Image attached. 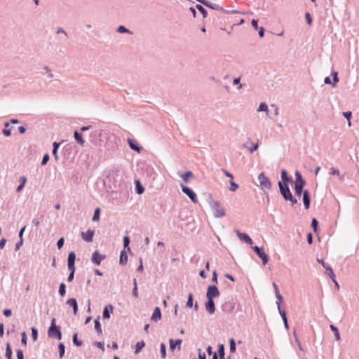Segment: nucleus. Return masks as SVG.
Wrapping results in <instances>:
<instances>
[{
  "label": "nucleus",
  "mask_w": 359,
  "mask_h": 359,
  "mask_svg": "<svg viewBox=\"0 0 359 359\" xmlns=\"http://www.w3.org/2000/svg\"><path fill=\"white\" fill-rule=\"evenodd\" d=\"M209 205L215 218H221L226 215V211L219 201L211 198L209 201Z\"/></svg>",
  "instance_id": "obj_1"
},
{
  "label": "nucleus",
  "mask_w": 359,
  "mask_h": 359,
  "mask_svg": "<svg viewBox=\"0 0 359 359\" xmlns=\"http://www.w3.org/2000/svg\"><path fill=\"white\" fill-rule=\"evenodd\" d=\"M280 193L283 198L290 201L292 205L297 204V200L292 196L287 184H278Z\"/></svg>",
  "instance_id": "obj_2"
},
{
  "label": "nucleus",
  "mask_w": 359,
  "mask_h": 359,
  "mask_svg": "<svg viewBox=\"0 0 359 359\" xmlns=\"http://www.w3.org/2000/svg\"><path fill=\"white\" fill-rule=\"evenodd\" d=\"M258 181L260 184V188L262 190H269L271 187V182L270 180L264 175V172H261L258 176Z\"/></svg>",
  "instance_id": "obj_3"
},
{
  "label": "nucleus",
  "mask_w": 359,
  "mask_h": 359,
  "mask_svg": "<svg viewBox=\"0 0 359 359\" xmlns=\"http://www.w3.org/2000/svg\"><path fill=\"white\" fill-rule=\"evenodd\" d=\"M48 336L50 338L60 340L62 339V333L60 327L57 326H50L48 330Z\"/></svg>",
  "instance_id": "obj_4"
},
{
  "label": "nucleus",
  "mask_w": 359,
  "mask_h": 359,
  "mask_svg": "<svg viewBox=\"0 0 359 359\" xmlns=\"http://www.w3.org/2000/svg\"><path fill=\"white\" fill-rule=\"evenodd\" d=\"M180 187L182 188V192L185 194L193 203H196L197 202V197L194 191L191 189L184 186L183 184H180Z\"/></svg>",
  "instance_id": "obj_5"
},
{
  "label": "nucleus",
  "mask_w": 359,
  "mask_h": 359,
  "mask_svg": "<svg viewBox=\"0 0 359 359\" xmlns=\"http://www.w3.org/2000/svg\"><path fill=\"white\" fill-rule=\"evenodd\" d=\"M219 296V292L216 285H209L206 292V298L214 299Z\"/></svg>",
  "instance_id": "obj_6"
},
{
  "label": "nucleus",
  "mask_w": 359,
  "mask_h": 359,
  "mask_svg": "<svg viewBox=\"0 0 359 359\" xmlns=\"http://www.w3.org/2000/svg\"><path fill=\"white\" fill-rule=\"evenodd\" d=\"M208 5H206L205 6L211 8V9H213V10H217V11H219L222 13H238V11L236 10H232V11H227V10H225L224 8H223L222 6H220L219 5L217 4H213L212 2H210V1H208Z\"/></svg>",
  "instance_id": "obj_7"
},
{
  "label": "nucleus",
  "mask_w": 359,
  "mask_h": 359,
  "mask_svg": "<svg viewBox=\"0 0 359 359\" xmlns=\"http://www.w3.org/2000/svg\"><path fill=\"white\" fill-rule=\"evenodd\" d=\"M105 258L106 255L100 254L98 251H95L92 255L91 261L94 264L100 265Z\"/></svg>",
  "instance_id": "obj_8"
},
{
  "label": "nucleus",
  "mask_w": 359,
  "mask_h": 359,
  "mask_svg": "<svg viewBox=\"0 0 359 359\" xmlns=\"http://www.w3.org/2000/svg\"><path fill=\"white\" fill-rule=\"evenodd\" d=\"M317 261L318 263L321 264V265L325 268V270L327 271V274L330 278L334 280L335 275L331 266L328 264L325 263L322 259H318Z\"/></svg>",
  "instance_id": "obj_9"
},
{
  "label": "nucleus",
  "mask_w": 359,
  "mask_h": 359,
  "mask_svg": "<svg viewBox=\"0 0 359 359\" xmlns=\"http://www.w3.org/2000/svg\"><path fill=\"white\" fill-rule=\"evenodd\" d=\"M235 233H236L237 236L241 241H243L249 245L252 244V239L247 233H242V232L239 231L238 230H236Z\"/></svg>",
  "instance_id": "obj_10"
},
{
  "label": "nucleus",
  "mask_w": 359,
  "mask_h": 359,
  "mask_svg": "<svg viewBox=\"0 0 359 359\" xmlns=\"http://www.w3.org/2000/svg\"><path fill=\"white\" fill-rule=\"evenodd\" d=\"M207 302H205V306L207 312L212 315L215 312V306L213 299L207 298Z\"/></svg>",
  "instance_id": "obj_11"
},
{
  "label": "nucleus",
  "mask_w": 359,
  "mask_h": 359,
  "mask_svg": "<svg viewBox=\"0 0 359 359\" xmlns=\"http://www.w3.org/2000/svg\"><path fill=\"white\" fill-rule=\"evenodd\" d=\"M94 233L95 232L93 230L88 229L86 231L81 233V238L86 242H91L93 241Z\"/></svg>",
  "instance_id": "obj_12"
},
{
  "label": "nucleus",
  "mask_w": 359,
  "mask_h": 359,
  "mask_svg": "<svg viewBox=\"0 0 359 359\" xmlns=\"http://www.w3.org/2000/svg\"><path fill=\"white\" fill-rule=\"evenodd\" d=\"M75 260H76V254L74 252H70L68 255L67 259V266L68 269H75Z\"/></svg>",
  "instance_id": "obj_13"
},
{
  "label": "nucleus",
  "mask_w": 359,
  "mask_h": 359,
  "mask_svg": "<svg viewBox=\"0 0 359 359\" xmlns=\"http://www.w3.org/2000/svg\"><path fill=\"white\" fill-rule=\"evenodd\" d=\"M280 177L281 181H279L278 184H287L288 182H291L292 180V177L287 175V171L285 169L281 170Z\"/></svg>",
  "instance_id": "obj_14"
},
{
  "label": "nucleus",
  "mask_w": 359,
  "mask_h": 359,
  "mask_svg": "<svg viewBox=\"0 0 359 359\" xmlns=\"http://www.w3.org/2000/svg\"><path fill=\"white\" fill-rule=\"evenodd\" d=\"M245 147L248 148L249 151L252 154L254 151H255L259 147L258 143L253 144L250 139H249L244 144Z\"/></svg>",
  "instance_id": "obj_15"
},
{
  "label": "nucleus",
  "mask_w": 359,
  "mask_h": 359,
  "mask_svg": "<svg viewBox=\"0 0 359 359\" xmlns=\"http://www.w3.org/2000/svg\"><path fill=\"white\" fill-rule=\"evenodd\" d=\"M302 199L305 208L306 210L309 209L310 206V196L309 192L307 189L304 190Z\"/></svg>",
  "instance_id": "obj_16"
},
{
  "label": "nucleus",
  "mask_w": 359,
  "mask_h": 359,
  "mask_svg": "<svg viewBox=\"0 0 359 359\" xmlns=\"http://www.w3.org/2000/svg\"><path fill=\"white\" fill-rule=\"evenodd\" d=\"M161 318V312L159 307H156L151 315V320L155 322L160 320Z\"/></svg>",
  "instance_id": "obj_17"
},
{
  "label": "nucleus",
  "mask_w": 359,
  "mask_h": 359,
  "mask_svg": "<svg viewBox=\"0 0 359 359\" xmlns=\"http://www.w3.org/2000/svg\"><path fill=\"white\" fill-rule=\"evenodd\" d=\"M294 184L301 185L302 187H304L306 184V181L303 179L301 173L298 170L295 172Z\"/></svg>",
  "instance_id": "obj_18"
},
{
  "label": "nucleus",
  "mask_w": 359,
  "mask_h": 359,
  "mask_svg": "<svg viewBox=\"0 0 359 359\" xmlns=\"http://www.w3.org/2000/svg\"><path fill=\"white\" fill-rule=\"evenodd\" d=\"M276 304L278 305V312L284 322V326L286 329H288L289 326H288L287 320V317H286V313L284 310L281 309L280 306H279V302H276Z\"/></svg>",
  "instance_id": "obj_19"
},
{
  "label": "nucleus",
  "mask_w": 359,
  "mask_h": 359,
  "mask_svg": "<svg viewBox=\"0 0 359 359\" xmlns=\"http://www.w3.org/2000/svg\"><path fill=\"white\" fill-rule=\"evenodd\" d=\"M67 304L69 306L72 307L73 311H74V313L76 314L77 311H78V304H77V302H76V299L75 298H70V299H69L67 301Z\"/></svg>",
  "instance_id": "obj_20"
},
{
  "label": "nucleus",
  "mask_w": 359,
  "mask_h": 359,
  "mask_svg": "<svg viewBox=\"0 0 359 359\" xmlns=\"http://www.w3.org/2000/svg\"><path fill=\"white\" fill-rule=\"evenodd\" d=\"M127 142L131 149L140 153L142 150V147L135 143L132 139L128 138Z\"/></svg>",
  "instance_id": "obj_21"
},
{
  "label": "nucleus",
  "mask_w": 359,
  "mask_h": 359,
  "mask_svg": "<svg viewBox=\"0 0 359 359\" xmlns=\"http://www.w3.org/2000/svg\"><path fill=\"white\" fill-rule=\"evenodd\" d=\"M114 306L111 304L107 305L103 310V318H110V312L113 311Z\"/></svg>",
  "instance_id": "obj_22"
},
{
  "label": "nucleus",
  "mask_w": 359,
  "mask_h": 359,
  "mask_svg": "<svg viewBox=\"0 0 359 359\" xmlns=\"http://www.w3.org/2000/svg\"><path fill=\"white\" fill-rule=\"evenodd\" d=\"M74 137L76 142L80 144L81 146H83L85 141L83 140L82 135L77 130H75L74 133Z\"/></svg>",
  "instance_id": "obj_23"
},
{
  "label": "nucleus",
  "mask_w": 359,
  "mask_h": 359,
  "mask_svg": "<svg viewBox=\"0 0 359 359\" xmlns=\"http://www.w3.org/2000/svg\"><path fill=\"white\" fill-rule=\"evenodd\" d=\"M182 342V340L180 339H170L169 340V343H170V348L172 350V351H174L175 347L177 346H180Z\"/></svg>",
  "instance_id": "obj_24"
},
{
  "label": "nucleus",
  "mask_w": 359,
  "mask_h": 359,
  "mask_svg": "<svg viewBox=\"0 0 359 359\" xmlns=\"http://www.w3.org/2000/svg\"><path fill=\"white\" fill-rule=\"evenodd\" d=\"M127 262H128V255L126 254V252L123 250L121 252L119 263L121 265H125V264H126Z\"/></svg>",
  "instance_id": "obj_25"
},
{
  "label": "nucleus",
  "mask_w": 359,
  "mask_h": 359,
  "mask_svg": "<svg viewBox=\"0 0 359 359\" xmlns=\"http://www.w3.org/2000/svg\"><path fill=\"white\" fill-rule=\"evenodd\" d=\"M258 257L262 259L263 264H266L269 262V256L264 252V249L258 254Z\"/></svg>",
  "instance_id": "obj_26"
},
{
  "label": "nucleus",
  "mask_w": 359,
  "mask_h": 359,
  "mask_svg": "<svg viewBox=\"0 0 359 359\" xmlns=\"http://www.w3.org/2000/svg\"><path fill=\"white\" fill-rule=\"evenodd\" d=\"M26 182H27L26 177H25V176L20 177V184L18 185V187H17V189H16L17 192H20L23 189V188H24V187L25 185Z\"/></svg>",
  "instance_id": "obj_27"
},
{
  "label": "nucleus",
  "mask_w": 359,
  "mask_h": 359,
  "mask_svg": "<svg viewBox=\"0 0 359 359\" xmlns=\"http://www.w3.org/2000/svg\"><path fill=\"white\" fill-rule=\"evenodd\" d=\"M180 176L187 183L189 181V178L193 177V173L191 171H187L184 173L180 174Z\"/></svg>",
  "instance_id": "obj_28"
},
{
  "label": "nucleus",
  "mask_w": 359,
  "mask_h": 359,
  "mask_svg": "<svg viewBox=\"0 0 359 359\" xmlns=\"http://www.w3.org/2000/svg\"><path fill=\"white\" fill-rule=\"evenodd\" d=\"M94 323H95V330L96 332L98 334H101L102 333V330L101 325H100V316H98L95 320Z\"/></svg>",
  "instance_id": "obj_29"
},
{
  "label": "nucleus",
  "mask_w": 359,
  "mask_h": 359,
  "mask_svg": "<svg viewBox=\"0 0 359 359\" xmlns=\"http://www.w3.org/2000/svg\"><path fill=\"white\" fill-rule=\"evenodd\" d=\"M303 187L301 185H297L294 184V196H297L298 198L301 197L302 194H303Z\"/></svg>",
  "instance_id": "obj_30"
},
{
  "label": "nucleus",
  "mask_w": 359,
  "mask_h": 359,
  "mask_svg": "<svg viewBox=\"0 0 359 359\" xmlns=\"http://www.w3.org/2000/svg\"><path fill=\"white\" fill-rule=\"evenodd\" d=\"M218 355L219 359H225L224 346L222 344L218 346Z\"/></svg>",
  "instance_id": "obj_31"
},
{
  "label": "nucleus",
  "mask_w": 359,
  "mask_h": 359,
  "mask_svg": "<svg viewBox=\"0 0 359 359\" xmlns=\"http://www.w3.org/2000/svg\"><path fill=\"white\" fill-rule=\"evenodd\" d=\"M135 190L138 194H142L144 191V188L142 186L139 180L135 182Z\"/></svg>",
  "instance_id": "obj_32"
},
{
  "label": "nucleus",
  "mask_w": 359,
  "mask_h": 359,
  "mask_svg": "<svg viewBox=\"0 0 359 359\" xmlns=\"http://www.w3.org/2000/svg\"><path fill=\"white\" fill-rule=\"evenodd\" d=\"M60 144L57 142H54L53 144V154L56 160L58 158L57 150L60 147Z\"/></svg>",
  "instance_id": "obj_33"
},
{
  "label": "nucleus",
  "mask_w": 359,
  "mask_h": 359,
  "mask_svg": "<svg viewBox=\"0 0 359 359\" xmlns=\"http://www.w3.org/2000/svg\"><path fill=\"white\" fill-rule=\"evenodd\" d=\"M144 345H145V344L143 340L138 341L135 345V353L137 354L142 350V348L144 346Z\"/></svg>",
  "instance_id": "obj_34"
},
{
  "label": "nucleus",
  "mask_w": 359,
  "mask_h": 359,
  "mask_svg": "<svg viewBox=\"0 0 359 359\" xmlns=\"http://www.w3.org/2000/svg\"><path fill=\"white\" fill-rule=\"evenodd\" d=\"M257 111H264L266 113V114H269V108H268L267 104L265 102L260 103V104L257 109Z\"/></svg>",
  "instance_id": "obj_35"
},
{
  "label": "nucleus",
  "mask_w": 359,
  "mask_h": 359,
  "mask_svg": "<svg viewBox=\"0 0 359 359\" xmlns=\"http://www.w3.org/2000/svg\"><path fill=\"white\" fill-rule=\"evenodd\" d=\"M5 357L7 359L12 358V349L11 348L9 343H7V344H6Z\"/></svg>",
  "instance_id": "obj_36"
},
{
  "label": "nucleus",
  "mask_w": 359,
  "mask_h": 359,
  "mask_svg": "<svg viewBox=\"0 0 359 359\" xmlns=\"http://www.w3.org/2000/svg\"><path fill=\"white\" fill-rule=\"evenodd\" d=\"M222 310L226 313H230L233 309V306L231 304L225 303L222 306Z\"/></svg>",
  "instance_id": "obj_37"
},
{
  "label": "nucleus",
  "mask_w": 359,
  "mask_h": 359,
  "mask_svg": "<svg viewBox=\"0 0 359 359\" xmlns=\"http://www.w3.org/2000/svg\"><path fill=\"white\" fill-rule=\"evenodd\" d=\"M330 329L334 332V337L337 341L340 340V334L338 328L333 325H330Z\"/></svg>",
  "instance_id": "obj_38"
},
{
  "label": "nucleus",
  "mask_w": 359,
  "mask_h": 359,
  "mask_svg": "<svg viewBox=\"0 0 359 359\" xmlns=\"http://www.w3.org/2000/svg\"><path fill=\"white\" fill-rule=\"evenodd\" d=\"M236 342L233 338L229 340V351L231 353H234L236 351Z\"/></svg>",
  "instance_id": "obj_39"
},
{
  "label": "nucleus",
  "mask_w": 359,
  "mask_h": 359,
  "mask_svg": "<svg viewBox=\"0 0 359 359\" xmlns=\"http://www.w3.org/2000/svg\"><path fill=\"white\" fill-rule=\"evenodd\" d=\"M59 294L61 296V297H64L65 295V293H66V285L64 283H62L60 284V287H59Z\"/></svg>",
  "instance_id": "obj_40"
},
{
  "label": "nucleus",
  "mask_w": 359,
  "mask_h": 359,
  "mask_svg": "<svg viewBox=\"0 0 359 359\" xmlns=\"http://www.w3.org/2000/svg\"><path fill=\"white\" fill-rule=\"evenodd\" d=\"M196 8L198 9V11L203 15V18H206L208 15V13L205 11V9L200 4H197L196 6Z\"/></svg>",
  "instance_id": "obj_41"
},
{
  "label": "nucleus",
  "mask_w": 359,
  "mask_h": 359,
  "mask_svg": "<svg viewBox=\"0 0 359 359\" xmlns=\"http://www.w3.org/2000/svg\"><path fill=\"white\" fill-rule=\"evenodd\" d=\"M4 126H5V128L2 130V133L5 136L9 137L11 134V130L7 128L8 127H9V123L6 122L4 123Z\"/></svg>",
  "instance_id": "obj_42"
},
{
  "label": "nucleus",
  "mask_w": 359,
  "mask_h": 359,
  "mask_svg": "<svg viewBox=\"0 0 359 359\" xmlns=\"http://www.w3.org/2000/svg\"><path fill=\"white\" fill-rule=\"evenodd\" d=\"M117 32L118 33H128V34H131L132 32L128 29H127L126 27L123 26V25H120L118 28H117Z\"/></svg>",
  "instance_id": "obj_43"
},
{
  "label": "nucleus",
  "mask_w": 359,
  "mask_h": 359,
  "mask_svg": "<svg viewBox=\"0 0 359 359\" xmlns=\"http://www.w3.org/2000/svg\"><path fill=\"white\" fill-rule=\"evenodd\" d=\"M133 296L135 298L138 297V292H137V284L135 278L133 279Z\"/></svg>",
  "instance_id": "obj_44"
},
{
  "label": "nucleus",
  "mask_w": 359,
  "mask_h": 359,
  "mask_svg": "<svg viewBox=\"0 0 359 359\" xmlns=\"http://www.w3.org/2000/svg\"><path fill=\"white\" fill-rule=\"evenodd\" d=\"M58 349H59L60 358H62L65 355V345L62 343L59 344Z\"/></svg>",
  "instance_id": "obj_45"
},
{
  "label": "nucleus",
  "mask_w": 359,
  "mask_h": 359,
  "mask_svg": "<svg viewBox=\"0 0 359 359\" xmlns=\"http://www.w3.org/2000/svg\"><path fill=\"white\" fill-rule=\"evenodd\" d=\"M160 352L161 354V357L163 358H165L166 356V347L164 343L161 344Z\"/></svg>",
  "instance_id": "obj_46"
},
{
  "label": "nucleus",
  "mask_w": 359,
  "mask_h": 359,
  "mask_svg": "<svg viewBox=\"0 0 359 359\" xmlns=\"http://www.w3.org/2000/svg\"><path fill=\"white\" fill-rule=\"evenodd\" d=\"M73 343L76 346H81L82 345V344H83V342L81 341L78 340V339H77V333H74V335H73Z\"/></svg>",
  "instance_id": "obj_47"
},
{
  "label": "nucleus",
  "mask_w": 359,
  "mask_h": 359,
  "mask_svg": "<svg viewBox=\"0 0 359 359\" xmlns=\"http://www.w3.org/2000/svg\"><path fill=\"white\" fill-rule=\"evenodd\" d=\"M100 208H97L95 210L94 215L93 217V221L98 220L100 219Z\"/></svg>",
  "instance_id": "obj_48"
},
{
  "label": "nucleus",
  "mask_w": 359,
  "mask_h": 359,
  "mask_svg": "<svg viewBox=\"0 0 359 359\" xmlns=\"http://www.w3.org/2000/svg\"><path fill=\"white\" fill-rule=\"evenodd\" d=\"M69 269L70 271V273L68 276L67 280H68V282H72L74 277V273H75L76 269Z\"/></svg>",
  "instance_id": "obj_49"
},
{
  "label": "nucleus",
  "mask_w": 359,
  "mask_h": 359,
  "mask_svg": "<svg viewBox=\"0 0 359 359\" xmlns=\"http://www.w3.org/2000/svg\"><path fill=\"white\" fill-rule=\"evenodd\" d=\"M187 306L191 308L193 306V296L191 293H189L187 302Z\"/></svg>",
  "instance_id": "obj_50"
},
{
  "label": "nucleus",
  "mask_w": 359,
  "mask_h": 359,
  "mask_svg": "<svg viewBox=\"0 0 359 359\" xmlns=\"http://www.w3.org/2000/svg\"><path fill=\"white\" fill-rule=\"evenodd\" d=\"M238 188V184H236L233 180L230 181V190L235 191Z\"/></svg>",
  "instance_id": "obj_51"
},
{
  "label": "nucleus",
  "mask_w": 359,
  "mask_h": 359,
  "mask_svg": "<svg viewBox=\"0 0 359 359\" xmlns=\"http://www.w3.org/2000/svg\"><path fill=\"white\" fill-rule=\"evenodd\" d=\"M129 244H130V238L128 236H126L123 238V246L125 248H128V250H130Z\"/></svg>",
  "instance_id": "obj_52"
},
{
  "label": "nucleus",
  "mask_w": 359,
  "mask_h": 359,
  "mask_svg": "<svg viewBox=\"0 0 359 359\" xmlns=\"http://www.w3.org/2000/svg\"><path fill=\"white\" fill-rule=\"evenodd\" d=\"M337 72H332L331 75L333 77V86H335V84L339 81V79L337 76Z\"/></svg>",
  "instance_id": "obj_53"
},
{
  "label": "nucleus",
  "mask_w": 359,
  "mask_h": 359,
  "mask_svg": "<svg viewBox=\"0 0 359 359\" xmlns=\"http://www.w3.org/2000/svg\"><path fill=\"white\" fill-rule=\"evenodd\" d=\"M330 175H340V172L338 169H336L334 167H332L330 169Z\"/></svg>",
  "instance_id": "obj_54"
},
{
  "label": "nucleus",
  "mask_w": 359,
  "mask_h": 359,
  "mask_svg": "<svg viewBox=\"0 0 359 359\" xmlns=\"http://www.w3.org/2000/svg\"><path fill=\"white\" fill-rule=\"evenodd\" d=\"M32 336L34 341L37 339L38 330L35 327H32Z\"/></svg>",
  "instance_id": "obj_55"
},
{
  "label": "nucleus",
  "mask_w": 359,
  "mask_h": 359,
  "mask_svg": "<svg viewBox=\"0 0 359 359\" xmlns=\"http://www.w3.org/2000/svg\"><path fill=\"white\" fill-rule=\"evenodd\" d=\"M351 111H345L343 113L344 116L348 120V126H351V121L350 118L351 117Z\"/></svg>",
  "instance_id": "obj_56"
},
{
  "label": "nucleus",
  "mask_w": 359,
  "mask_h": 359,
  "mask_svg": "<svg viewBox=\"0 0 359 359\" xmlns=\"http://www.w3.org/2000/svg\"><path fill=\"white\" fill-rule=\"evenodd\" d=\"M43 69L47 72L48 78L51 79L53 77V74L50 69L48 66H45L43 67Z\"/></svg>",
  "instance_id": "obj_57"
},
{
  "label": "nucleus",
  "mask_w": 359,
  "mask_h": 359,
  "mask_svg": "<svg viewBox=\"0 0 359 359\" xmlns=\"http://www.w3.org/2000/svg\"><path fill=\"white\" fill-rule=\"evenodd\" d=\"M311 226H312V227H313V229L314 232H317V229H318V221H317L315 218H313V219H312V222H311Z\"/></svg>",
  "instance_id": "obj_58"
},
{
  "label": "nucleus",
  "mask_w": 359,
  "mask_h": 359,
  "mask_svg": "<svg viewBox=\"0 0 359 359\" xmlns=\"http://www.w3.org/2000/svg\"><path fill=\"white\" fill-rule=\"evenodd\" d=\"M21 335H22L21 343H22V345L26 346L27 345V335H26V333L25 332H23Z\"/></svg>",
  "instance_id": "obj_59"
},
{
  "label": "nucleus",
  "mask_w": 359,
  "mask_h": 359,
  "mask_svg": "<svg viewBox=\"0 0 359 359\" xmlns=\"http://www.w3.org/2000/svg\"><path fill=\"white\" fill-rule=\"evenodd\" d=\"M16 355H17V358L18 359H23L24 358L23 351L21 349H18L17 350Z\"/></svg>",
  "instance_id": "obj_60"
},
{
  "label": "nucleus",
  "mask_w": 359,
  "mask_h": 359,
  "mask_svg": "<svg viewBox=\"0 0 359 359\" xmlns=\"http://www.w3.org/2000/svg\"><path fill=\"white\" fill-rule=\"evenodd\" d=\"M50 157H49V155L48 154H45L43 157V159H42V161H41V165H44L47 163V162L48 161Z\"/></svg>",
  "instance_id": "obj_61"
},
{
  "label": "nucleus",
  "mask_w": 359,
  "mask_h": 359,
  "mask_svg": "<svg viewBox=\"0 0 359 359\" xmlns=\"http://www.w3.org/2000/svg\"><path fill=\"white\" fill-rule=\"evenodd\" d=\"M22 244H23V239L21 238V239H20V241L16 243L15 250L16 251L18 250L20 248V247L22 245Z\"/></svg>",
  "instance_id": "obj_62"
},
{
  "label": "nucleus",
  "mask_w": 359,
  "mask_h": 359,
  "mask_svg": "<svg viewBox=\"0 0 359 359\" xmlns=\"http://www.w3.org/2000/svg\"><path fill=\"white\" fill-rule=\"evenodd\" d=\"M64 238H60L57 242V246L58 249H60L64 245Z\"/></svg>",
  "instance_id": "obj_63"
},
{
  "label": "nucleus",
  "mask_w": 359,
  "mask_h": 359,
  "mask_svg": "<svg viewBox=\"0 0 359 359\" xmlns=\"http://www.w3.org/2000/svg\"><path fill=\"white\" fill-rule=\"evenodd\" d=\"M198 359H206L205 353L202 352L201 349L198 350Z\"/></svg>",
  "instance_id": "obj_64"
}]
</instances>
